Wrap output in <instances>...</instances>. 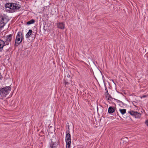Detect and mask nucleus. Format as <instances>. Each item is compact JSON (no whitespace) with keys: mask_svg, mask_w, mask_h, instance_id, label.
Wrapping results in <instances>:
<instances>
[{"mask_svg":"<svg viewBox=\"0 0 148 148\" xmlns=\"http://www.w3.org/2000/svg\"><path fill=\"white\" fill-rule=\"evenodd\" d=\"M5 7L10 9L8 10L9 12H15V10L18 9L20 8L21 6L17 3H9L5 4Z\"/></svg>","mask_w":148,"mask_h":148,"instance_id":"obj_1","label":"nucleus"},{"mask_svg":"<svg viewBox=\"0 0 148 148\" xmlns=\"http://www.w3.org/2000/svg\"><path fill=\"white\" fill-rule=\"evenodd\" d=\"M11 90V88L10 86L1 88L0 95L3 98H4L9 94Z\"/></svg>","mask_w":148,"mask_h":148,"instance_id":"obj_2","label":"nucleus"},{"mask_svg":"<svg viewBox=\"0 0 148 148\" xmlns=\"http://www.w3.org/2000/svg\"><path fill=\"white\" fill-rule=\"evenodd\" d=\"M9 19L5 16H0V29L4 27L8 21Z\"/></svg>","mask_w":148,"mask_h":148,"instance_id":"obj_3","label":"nucleus"},{"mask_svg":"<svg viewBox=\"0 0 148 148\" xmlns=\"http://www.w3.org/2000/svg\"><path fill=\"white\" fill-rule=\"evenodd\" d=\"M65 140L66 148H69L71 143V135L69 133V131H68V132L67 131H66Z\"/></svg>","mask_w":148,"mask_h":148,"instance_id":"obj_4","label":"nucleus"},{"mask_svg":"<svg viewBox=\"0 0 148 148\" xmlns=\"http://www.w3.org/2000/svg\"><path fill=\"white\" fill-rule=\"evenodd\" d=\"M131 115L134 116L135 118H139L140 117L141 114L138 112L137 111H130L128 112Z\"/></svg>","mask_w":148,"mask_h":148,"instance_id":"obj_5","label":"nucleus"},{"mask_svg":"<svg viewBox=\"0 0 148 148\" xmlns=\"http://www.w3.org/2000/svg\"><path fill=\"white\" fill-rule=\"evenodd\" d=\"M12 36V34H10L8 35L6 38L5 41H4L6 45L9 44V43L11 42Z\"/></svg>","mask_w":148,"mask_h":148,"instance_id":"obj_6","label":"nucleus"},{"mask_svg":"<svg viewBox=\"0 0 148 148\" xmlns=\"http://www.w3.org/2000/svg\"><path fill=\"white\" fill-rule=\"evenodd\" d=\"M16 37L19 38L21 40V41H22L23 39L24 38L23 33L21 32H18Z\"/></svg>","mask_w":148,"mask_h":148,"instance_id":"obj_7","label":"nucleus"},{"mask_svg":"<svg viewBox=\"0 0 148 148\" xmlns=\"http://www.w3.org/2000/svg\"><path fill=\"white\" fill-rule=\"evenodd\" d=\"M21 40L19 38L16 37L15 39V45L16 46H18L22 42V41H21Z\"/></svg>","mask_w":148,"mask_h":148,"instance_id":"obj_8","label":"nucleus"},{"mask_svg":"<svg viewBox=\"0 0 148 148\" xmlns=\"http://www.w3.org/2000/svg\"><path fill=\"white\" fill-rule=\"evenodd\" d=\"M57 26L58 28L63 29L64 28V24L63 23H59L58 24Z\"/></svg>","mask_w":148,"mask_h":148,"instance_id":"obj_9","label":"nucleus"},{"mask_svg":"<svg viewBox=\"0 0 148 148\" xmlns=\"http://www.w3.org/2000/svg\"><path fill=\"white\" fill-rule=\"evenodd\" d=\"M115 111V109L114 107H110L108 109V112L111 114L114 112Z\"/></svg>","mask_w":148,"mask_h":148,"instance_id":"obj_10","label":"nucleus"},{"mask_svg":"<svg viewBox=\"0 0 148 148\" xmlns=\"http://www.w3.org/2000/svg\"><path fill=\"white\" fill-rule=\"evenodd\" d=\"M32 32V31L31 29H29L28 32L25 35L26 38H29L31 35Z\"/></svg>","mask_w":148,"mask_h":148,"instance_id":"obj_11","label":"nucleus"},{"mask_svg":"<svg viewBox=\"0 0 148 148\" xmlns=\"http://www.w3.org/2000/svg\"><path fill=\"white\" fill-rule=\"evenodd\" d=\"M4 41L0 39V47L3 48L4 46L6 45Z\"/></svg>","mask_w":148,"mask_h":148,"instance_id":"obj_12","label":"nucleus"},{"mask_svg":"<svg viewBox=\"0 0 148 148\" xmlns=\"http://www.w3.org/2000/svg\"><path fill=\"white\" fill-rule=\"evenodd\" d=\"M57 144L56 143H52L50 145V148H56Z\"/></svg>","mask_w":148,"mask_h":148,"instance_id":"obj_13","label":"nucleus"},{"mask_svg":"<svg viewBox=\"0 0 148 148\" xmlns=\"http://www.w3.org/2000/svg\"><path fill=\"white\" fill-rule=\"evenodd\" d=\"M106 98H107V100H111V99H112V97L108 93L106 94Z\"/></svg>","mask_w":148,"mask_h":148,"instance_id":"obj_14","label":"nucleus"},{"mask_svg":"<svg viewBox=\"0 0 148 148\" xmlns=\"http://www.w3.org/2000/svg\"><path fill=\"white\" fill-rule=\"evenodd\" d=\"M119 110L122 115L124 114L126 112V110L125 109H120Z\"/></svg>","mask_w":148,"mask_h":148,"instance_id":"obj_15","label":"nucleus"},{"mask_svg":"<svg viewBox=\"0 0 148 148\" xmlns=\"http://www.w3.org/2000/svg\"><path fill=\"white\" fill-rule=\"evenodd\" d=\"M35 22L34 20L32 19L30 21H28L27 23V24L28 25H30L34 23Z\"/></svg>","mask_w":148,"mask_h":148,"instance_id":"obj_16","label":"nucleus"},{"mask_svg":"<svg viewBox=\"0 0 148 148\" xmlns=\"http://www.w3.org/2000/svg\"><path fill=\"white\" fill-rule=\"evenodd\" d=\"M122 140L123 141H125L126 143H127L128 141V139L127 137H125L122 139Z\"/></svg>","mask_w":148,"mask_h":148,"instance_id":"obj_17","label":"nucleus"},{"mask_svg":"<svg viewBox=\"0 0 148 148\" xmlns=\"http://www.w3.org/2000/svg\"><path fill=\"white\" fill-rule=\"evenodd\" d=\"M105 90L106 91V92H105V94L106 95V94L107 93H108V89L107 88H105Z\"/></svg>","mask_w":148,"mask_h":148,"instance_id":"obj_18","label":"nucleus"},{"mask_svg":"<svg viewBox=\"0 0 148 148\" xmlns=\"http://www.w3.org/2000/svg\"><path fill=\"white\" fill-rule=\"evenodd\" d=\"M145 123L148 126V120L145 121Z\"/></svg>","mask_w":148,"mask_h":148,"instance_id":"obj_19","label":"nucleus"},{"mask_svg":"<svg viewBox=\"0 0 148 148\" xmlns=\"http://www.w3.org/2000/svg\"><path fill=\"white\" fill-rule=\"evenodd\" d=\"M3 77L2 75L1 74V73H0V79L1 80H2V79H3Z\"/></svg>","mask_w":148,"mask_h":148,"instance_id":"obj_20","label":"nucleus"},{"mask_svg":"<svg viewBox=\"0 0 148 148\" xmlns=\"http://www.w3.org/2000/svg\"><path fill=\"white\" fill-rule=\"evenodd\" d=\"M65 85H68L69 83V82L65 81Z\"/></svg>","mask_w":148,"mask_h":148,"instance_id":"obj_21","label":"nucleus"},{"mask_svg":"<svg viewBox=\"0 0 148 148\" xmlns=\"http://www.w3.org/2000/svg\"><path fill=\"white\" fill-rule=\"evenodd\" d=\"M3 49V48H2L1 47H0V52Z\"/></svg>","mask_w":148,"mask_h":148,"instance_id":"obj_22","label":"nucleus"},{"mask_svg":"<svg viewBox=\"0 0 148 148\" xmlns=\"http://www.w3.org/2000/svg\"><path fill=\"white\" fill-rule=\"evenodd\" d=\"M67 76L68 77H70V75L69 74H68V75H67Z\"/></svg>","mask_w":148,"mask_h":148,"instance_id":"obj_23","label":"nucleus"}]
</instances>
